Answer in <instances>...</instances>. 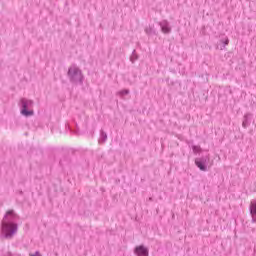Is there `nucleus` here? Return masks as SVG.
Segmentation results:
<instances>
[{
	"mask_svg": "<svg viewBox=\"0 0 256 256\" xmlns=\"http://www.w3.org/2000/svg\"><path fill=\"white\" fill-rule=\"evenodd\" d=\"M145 33L147 35H155L156 32H155V29H153L152 26H149V27L145 28Z\"/></svg>",
	"mask_w": 256,
	"mask_h": 256,
	"instance_id": "obj_11",
	"label": "nucleus"
},
{
	"mask_svg": "<svg viewBox=\"0 0 256 256\" xmlns=\"http://www.w3.org/2000/svg\"><path fill=\"white\" fill-rule=\"evenodd\" d=\"M209 161H211V158L209 155H206L204 157L196 158L195 159V165L200 169V171H207V165H209Z\"/></svg>",
	"mask_w": 256,
	"mask_h": 256,
	"instance_id": "obj_4",
	"label": "nucleus"
},
{
	"mask_svg": "<svg viewBox=\"0 0 256 256\" xmlns=\"http://www.w3.org/2000/svg\"><path fill=\"white\" fill-rule=\"evenodd\" d=\"M250 214L256 215V199H253L250 202Z\"/></svg>",
	"mask_w": 256,
	"mask_h": 256,
	"instance_id": "obj_8",
	"label": "nucleus"
},
{
	"mask_svg": "<svg viewBox=\"0 0 256 256\" xmlns=\"http://www.w3.org/2000/svg\"><path fill=\"white\" fill-rule=\"evenodd\" d=\"M68 79L70 83H74V85H83V73L81 69L77 66H71L68 69Z\"/></svg>",
	"mask_w": 256,
	"mask_h": 256,
	"instance_id": "obj_2",
	"label": "nucleus"
},
{
	"mask_svg": "<svg viewBox=\"0 0 256 256\" xmlns=\"http://www.w3.org/2000/svg\"><path fill=\"white\" fill-rule=\"evenodd\" d=\"M118 95H120V97H125V95H129V89L119 91Z\"/></svg>",
	"mask_w": 256,
	"mask_h": 256,
	"instance_id": "obj_13",
	"label": "nucleus"
},
{
	"mask_svg": "<svg viewBox=\"0 0 256 256\" xmlns=\"http://www.w3.org/2000/svg\"><path fill=\"white\" fill-rule=\"evenodd\" d=\"M253 118L252 113H246L243 118L242 127L247 129L248 125H251V119Z\"/></svg>",
	"mask_w": 256,
	"mask_h": 256,
	"instance_id": "obj_7",
	"label": "nucleus"
},
{
	"mask_svg": "<svg viewBox=\"0 0 256 256\" xmlns=\"http://www.w3.org/2000/svg\"><path fill=\"white\" fill-rule=\"evenodd\" d=\"M252 223H256V215H252Z\"/></svg>",
	"mask_w": 256,
	"mask_h": 256,
	"instance_id": "obj_16",
	"label": "nucleus"
},
{
	"mask_svg": "<svg viewBox=\"0 0 256 256\" xmlns=\"http://www.w3.org/2000/svg\"><path fill=\"white\" fill-rule=\"evenodd\" d=\"M18 221L19 215L14 210H8L5 213L2 219L1 231L6 239H12L17 231H19Z\"/></svg>",
	"mask_w": 256,
	"mask_h": 256,
	"instance_id": "obj_1",
	"label": "nucleus"
},
{
	"mask_svg": "<svg viewBox=\"0 0 256 256\" xmlns=\"http://www.w3.org/2000/svg\"><path fill=\"white\" fill-rule=\"evenodd\" d=\"M193 153H201V146L193 145L192 146Z\"/></svg>",
	"mask_w": 256,
	"mask_h": 256,
	"instance_id": "obj_14",
	"label": "nucleus"
},
{
	"mask_svg": "<svg viewBox=\"0 0 256 256\" xmlns=\"http://www.w3.org/2000/svg\"><path fill=\"white\" fill-rule=\"evenodd\" d=\"M134 253L137 256H149V249L143 245H140L135 248Z\"/></svg>",
	"mask_w": 256,
	"mask_h": 256,
	"instance_id": "obj_6",
	"label": "nucleus"
},
{
	"mask_svg": "<svg viewBox=\"0 0 256 256\" xmlns=\"http://www.w3.org/2000/svg\"><path fill=\"white\" fill-rule=\"evenodd\" d=\"M20 109H21V115H23L24 117H31L33 116L34 112H33V105L34 102L33 100H29L27 98H21L20 102Z\"/></svg>",
	"mask_w": 256,
	"mask_h": 256,
	"instance_id": "obj_3",
	"label": "nucleus"
},
{
	"mask_svg": "<svg viewBox=\"0 0 256 256\" xmlns=\"http://www.w3.org/2000/svg\"><path fill=\"white\" fill-rule=\"evenodd\" d=\"M105 141H107V133H105V131L101 130L99 143H105Z\"/></svg>",
	"mask_w": 256,
	"mask_h": 256,
	"instance_id": "obj_9",
	"label": "nucleus"
},
{
	"mask_svg": "<svg viewBox=\"0 0 256 256\" xmlns=\"http://www.w3.org/2000/svg\"><path fill=\"white\" fill-rule=\"evenodd\" d=\"M159 27L161 28V32L164 33V35H169L172 31L171 23L167 20H162L158 22Z\"/></svg>",
	"mask_w": 256,
	"mask_h": 256,
	"instance_id": "obj_5",
	"label": "nucleus"
},
{
	"mask_svg": "<svg viewBox=\"0 0 256 256\" xmlns=\"http://www.w3.org/2000/svg\"><path fill=\"white\" fill-rule=\"evenodd\" d=\"M220 42L224 44L220 47V50L223 51V49H225V46L229 45V38L226 37L224 40H220Z\"/></svg>",
	"mask_w": 256,
	"mask_h": 256,
	"instance_id": "obj_12",
	"label": "nucleus"
},
{
	"mask_svg": "<svg viewBox=\"0 0 256 256\" xmlns=\"http://www.w3.org/2000/svg\"><path fill=\"white\" fill-rule=\"evenodd\" d=\"M137 59H139V56L137 55V52L135 50H133L132 55L130 56L131 63H135V61H137Z\"/></svg>",
	"mask_w": 256,
	"mask_h": 256,
	"instance_id": "obj_10",
	"label": "nucleus"
},
{
	"mask_svg": "<svg viewBox=\"0 0 256 256\" xmlns=\"http://www.w3.org/2000/svg\"><path fill=\"white\" fill-rule=\"evenodd\" d=\"M29 256H42L39 251H36L34 254H29Z\"/></svg>",
	"mask_w": 256,
	"mask_h": 256,
	"instance_id": "obj_15",
	"label": "nucleus"
}]
</instances>
